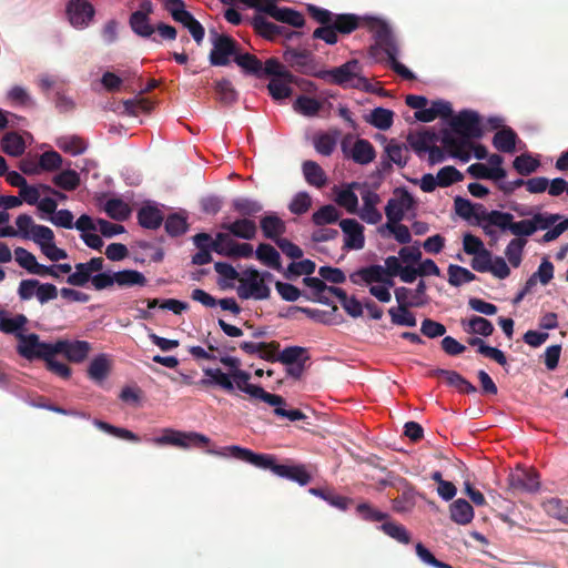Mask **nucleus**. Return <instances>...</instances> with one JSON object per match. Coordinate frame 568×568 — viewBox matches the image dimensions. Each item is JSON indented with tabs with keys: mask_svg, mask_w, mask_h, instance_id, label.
I'll use <instances>...</instances> for the list:
<instances>
[{
	"mask_svg": "<svg viewBox=\"0 0 568 568\" xmlns=\"http://www.w3.org/2000/svg\"><path fill=\"white\" fill-rule=\"evenodd\" d=\"M307 13L321 27L316 28L312 34L313 39L323 40L326 44L333 45L338 41V34H349L359 27H365L373 33L376 41L371 47V53L375 54L377 49H382L388 59L390 69L405 80H414V73L397 60L398 44L389 24L379 18L371 16H357L354 13H333L332 11L307 4Z\"/></svg>",
	"mask_w": 568,
	"mask_h": 568,
	"instance_id": "1",
	"label": "nucleus"
},
{
	"mask_svg": "<svg viewBox=\"0 0 568 568\" xmlns=\"http://www.w3.org/2000/svg\"><path fill=\"white\" fill-rule=\"evenodd\" d=\"M450 128L459 138L445 132L442 143L453 158L466 163L470 160L471 140L480 139L484 135L480 116L474 110H463L452 119Z\"/></svg>",
	"mask_w": 568,
	"mask_h": 568,
	"instance_id": "2",
	"label": "nucleus"
},
{
	"mask_svg": "<svg viewBox=\"0 0 568 568\" xmlns=\"http://www.w3.org/2000/svg\"><path fill=\"white\" fill-rule=\"evenodd\" d=\"M212 49L209 54L210 64L213 67H225L234 61L240 49L239 42L229 34L210 31Z\"/></svg>",
	"mask_w": 568,
	"mask_h": 568,
	"instance_id": "3",
	"label": "nucleus"
},
{
	"mask_svg": "<svg viewBox=\"0 0 568 568\" xmlns=\"http://www.w3.org/2000/svg\"><path fill=\"white\" fill-rule=\"evenodd\" d=\"M224 450H227L229 454L215 449H207L206 453L223 457L231 456L233 458L246 462L257 468L270 469L274 474L275 467H278L276 458L270 454H257L248 448H244L237 445L227 446L224 448Z\"/></svg>",
	"mask_w": 568,
	"mask_h": 568,
	"instance_id": "4",
	"label": "nucleus"
},
{
	"mask_svg": "<svg viewBox=\"0 0 568 568\" xmlns=\"http://www.w3.org/2000/svg\"><path fill=\"white\" fill-rule=\"evenodd\" d=\"M361 70L362 68L357 60H349L341 67L323 70L320 79L341 87L358 88L364 81V78L359 77Z\"/></svg>",
	"mask_w": 568,
	"mask_h": 568,
	"instance_id": "5",
	"label": "nucleus"
},
{
	"mask_svg": "<svg viewBox=\"0 0 568 568\" xmlns=\"http://www.w3.org/2000/svg\"><path fill=\"white\" fill-rule=\"evenodd\" d=\"M231 377L237 389L251 397L261 399L271 406L285 405V399L276 394L264 390L261 386L250 384L251 374L243 369L231 371Z\"/></svg>",
	"mask_w": 568,
	"mask_h": 568,
	"instance_id": "6",
	"label": "nucleus"
},
{
	"mask_svg": "<svg viewBox=\"0 0 568 568\" xmlns=\"http://www.w3.org/2000/svg\"><path fill=\"white\" fill-rule=\"evenodd\" d=\"M17 352L23 358L29 361L32 359H44L48 356L53 355V343L41 342L39 335L31 334H19Z\"/></svg>",
	"mask_w": 568,
	"mask_h": 568,
	"instance_id": "7",
	"label": "nucleus"
},
{
	"mask_svg": "<svg viewBox=\"0 0 568 568\" xmlns=\"http://www.w3.org/2000/svg\"><path fill=\"white\" fill-rule=\"evenodd\" d=\"M158 445H173L181 448L191 446L203 447L210 444V438L196 432H180L174 429H165L163 436L154 439Z\"/></svg>",
	"mask_w": 568,
	"mask_h": 568,
	"instance_id": "8",
	"label": "nucleus"
},
{
	"mask_svg": "<svg viewBox=\"0 0 568 568\" xmlns=\"http://www.w3.org/2000/svg\"><path fill=\"white\" fill-rule=\"evenodd\" d=\"M394 195L385 206L387 222H392V224L399 223L404 219L405 212L412 210L415 205L413 195L404 187L396 189Z\"/></svg>",
	"mask_w": 568,
	"mask_h": 568,
	"instance_id": "9",
	"label": "nucleus"
},
{
	"mask_svg": "<svg viewBox=\"0 0 568 568\" xmlns=\"http://www.w3.org/2000/svg\"><path fill=\"white\" fill-rule=\"evenodd\" d=\"M65 12L71 26L75 29L89 27L95 16V9L88 0H70Z\"/></svg>",
	"mask_w": 568,
	"mask_h": 568,
	"instance_id": "10",
	"label": "nucleus"
},
{
	"mask_svg": "<svg viewBox=\"0 0 568 568\" xmlns=\"http://www.w3.org/2000/svg\"><path fill=\"white\" fill-rule=\"evenodd\" d=\"M91 348L87 341L58 339L53 343V355L63 354L69 362L82 363Z\"/></svg>",
	"mask_w": 568,
	"mask_h": 568,
	"instance_id": "11",
	"label": "nucleus"
},
{
	"mask_svg": "<svg viewBox=\"0 0 568 568\" xmlns=\"http://www.w3.org/2000/svg\"><path fill=\"white\" fill-rule=\"evenodd\" d=\"M284 60L303 74L318 79L320 74H322L323 70L317 68L313 54L307 50L290 49L284 53Z\"/></svg>",
	"mask_w": 568,
	"mask_h": 568,
	"instance_id": "12",
	"label": "nucleus"
},
{
	"mask_svg": "<svg viewBox=\"0 0 568 568\" xmlns=\"http://www.w3.org/2000/svg\"><path fill=\"white\" fill-rule=\"evenodd\" d=\"M503 211L498 210L487 211L483 204L474 203L471 224L481 227L487 236L494 239L496 236V231L493 226H498L500 221L499 215H503Z\"/></svg>",
	"mask_w": 568,
	"mask_h": 568,
	"instance_id": "13",
	"label": "nucleus"
},
{
	"mask_svg": "<svg viewBox=\"0 0 568 568\" xmlns=\"http://www.w3.org/2000/svg\"><path fill=\"white\" fill-rule=\"evenodd\" d=\"M339 226L345 234L344 248L362 250L365 245L364 226L354 219H344Z\"/></svg>",
	"mask_w": 568,
	"mask_h": 568,
	"instance_id": "14",
	"label": "nucleus"
},
{
	"mask_svg": "<svg viewBox=\"0 0 568 568\" xmlns=\"http://www.w3.org/2000/svg\"><path fill=\"white\" fill-rule=\"evenodd\" d=\"M498 229L501 231H509L516 237L526 239L531 236L536 232V225L532 224L531 219L514 221V215L508 212H504L499 215Z\"/></svg>",
	"mask_w": 568,
	"mask_h": 568,
	"instance_id": "15",
	"label": "nucleus"
},
{
	"mask_svg": "<svg viewBox=\"0 0 568 568\" xmlns=\"http://www.w3.org/2000/svg\"><path fill=\"white\" fill-rule=\"evenodd\" d=\"M264 277H272V274L265 272L263 275L254 268L247 267L241 278L240 283H245L255 293V300H267L271 295V288L264 283Z\"/></svg>",
	"mask_w": 568,
	"mask_h": 568,
	"instance_id": "16",
	"label": "nucleus"
},
{
	"mask_svg": "<svg viewBox=\"0 0 568 568\" xmlns=\"http://www.w3.org/2000/svg\"><path fill=\"white\" fill-rule=\"evenodd\" d=\"M221 229L229 232L232 236L245 241H251L256 237L257 225L251 219H236L233 222H223Z\"/></svg>",
	"mask_w": 568,
	"mask_h": 568,
	"instance_id": "17",
	"label": "nucleus"
},
{
	"mask_svg": "<svg viewBox=\"0 0 568 568\" xmlns=\"http://www.w3.org/2000/svg\"><path fill=\"white\" fill-rule=\"evenodd\" d=\"M363 206L357 211L359 217L367 224H377L382 221L383 215L376 209V205L381 202V197L376 192L366 190L362 193Z\"/></svg>",
	"mask_w": 568,
	"mask_h": 568,
	"instance_id": "18",
	"label": "nucleus"
},
{
	"mask_svg": "<svg viewBox=\"0 0 568 568\" xmlns=\"http://www.w3.org/2000/svg\"><path fill=\"white\" fill-rule=\"evenodd\" d=\"M509 487L516 491L534 493L539 489V481L537 474L532 471H517L508 476Z\"/></svg>",
	"mask_w": 568,
	"mask_h": 568,
	"instance_id": "19",
	"label": "nucleus"
},
{
	"mask_svg": "<svg viewBox=\"0 0 568 568\" xmlns=\"http://www.w3.org/2000/svg\"><path fill=\"white\" fill-rule=\"evenodd\" d=\"M266 14L294 28H302L305 24V19L301 12L291 8H280L276 3L267 6Z\"/></svg>",
	"mask_w": 568,
	"mask_h": 568,
	"instance_id": "20",
	"label": "nucleus"
},
{
	"mask_svg": "<svg viewBox=\"0 0 568 568\" xmlns=\"http://www.w3.org/2000/svg\"><path fill=\"white\" fill-rule=\"evenodd\" d=\"M260 227L265 239L272 240L276 243L277 240L282 239L286 232L285 222L278 217L275 213H268L260 220Z\"/></svg>",
	"mask_w": 568,
	"mask_h": 568,
	"instance_id": "21",
	"label": "nucleus"
},
{
	"mask_svg": "<svg viewBox=\"0 0 568 568\" xmlns=\"http://www.w3.org/2000/svg\"><path fill=\"white\" fill-rule=\"evenodd\" d=\"M204 375L207 378H203L199 382L200 385L204 387H210L212 385H216L221 387L226 393L232 394L235 389L234 383L231 377V373L226 374L220 368H206L204 369Z\"/></svg>",
	"mask_w": 568,
	"mask_h": 568,
	"instance_id": "22",
	"label": "nucleus"
},
{
	"mask_svg": "<svg viewBox=\"0 0 568 568\" xmlns=\"http://www.w3.org/2000/svg\"><path fill=\"white\" fill-rule=\"evenodd\" d=\"M251 24L258 36L271 41L275 40L276 38L283 36L286 32V28L268 21L262 14L254 16L252 18Z\"/></svg>",
	"mask_w": 568,
	"mask_h": 568,
	"instance_id": "23",
	"label": "nucleus"
},
{
	"mask_svg": "<svg viewBox=\"0 0 568 568\" xmlns=\"http://www.w3.org/2000/svg\"><path fill=\"white\" fill-rule=\"evenodd\" d=\"M386 271L382 265H369L362 267L349 275L352 283L359 285L366 283L368 285L373 283H379L384 280Z\"/></svg>",
	"mask_w": 568,
	"mask_h": 568,
	"instance_id": "24",
	"label": "nucleus"
},
{
	"mask_svg": "<svg viewBox=\"0 0 568 568\" xmlns=\"http://www.w3.org/2000/svg\"><path fill=\"white\" fill-rule=\"evenodd\" d=\"M138 222L143 229L148 230H156L159 229L163 221L164 216L161 210L151 204L143 205L138 211Z\"/></svg>",
	"mask_w": 568,
	"mask_h": 568,
	"instance_id": "25",
	"label": "nucleus"
},
{
	"mask_svg": "<svg viewBox=\"0 0 568 568\" xmlns=\"http://www.w3.org/2000/svg\"><path fill=\"white\" fill-rule=\"evenodd\" d=\"M275 475L296 481L301 486H305L311 481V475L306 470L304 465H281L275 467Z\"/></svg>",
	"mask_w": 568,
	"mask_h": 568,
	"instance_id": "26",
	"label": "nucleus"
},
{
	"mask_svg": "<svg viewBox=\"0 0 568 568\" xmlns=\"http://www.w3.org/2000/svg\"><path fill=\"white\" fill-rule=\"evenodd\" d=\"M460 325L465 333L488 337L494 333V325L485 317L474 315L469 320H462Z\"/></svg>",
	"mask_w": 568,
	"mask_h": 568,
	"instance_id": "27",
	"label": "nucleus"
},
{
	"mask_svg": "<svg viewBox=\"0 0 568 568\" xmlns=\"http://www.w3.org/2000/svg\"><path fill=\"white\" fill-rule=\"evenodd\" d=\"M28 318L23 314H17L13 317H8L7 312L0 310V332L4 334H13L17 338L19 334H23Z\"/></svg>",
	"mask_w": 568,
	"mask_h": 568,
	"instance_id": "28",
	"label": "nucleus"
},
{
	"mask_svg": "<svg viewBox=\"0 0 568 568\" xmlns=\"http://www.w3.org/2000/svg\"><path fill=\"white\" fill-rule=\"evenodd\" d=\"M234 62L244 70V72L255 75L256 78L263 77V63L254 54L248 52L242 53L239 49Z\"/></svg>",
	"mask_w": 568,
	"mask_h": 568,
	"instance_id": "29",
	"label": "nucleus"
},
{
	"mask_svg": "<svg viewBox=\"0 0 568 568\" xmlns=\"http://www.w3.org/2000/svg\"><path fill=\"white\" fill-rule=\"evenodd\" d=\"M467 344L473 346V347H477V352L479 354H481L485 357H488V358L495 361L500 366H506L507 365V358H506L504 352H501L500 349H498L496 347L487 345L485 343V341L481 339L480 337H468L467 338Z\"/></svg>",
	"mask_w": 568,
	"mask_h": 568,
	"instance_id": "30",
	"label": "nucleus"
},
{
	"mask_svg": "<svg viewBox=\"0 0 568 568\" xmlns=\"http://www.w3.org/2000/svg\"><path fill=\"white\" fill-rule=\"evenodd\" d=\"M450 519L459 525H467L474 518L473 506L466 499L455 500L450 507Z\"/></svg>",
	"mask_w": 568,
	"mask_h": 568,
	"instance_id": "31",
	"label": "nucleus"
},
{
	"mask_svg": "<svg viewBox=\"0 0 568 568\" xmlns=\"http://www.w3.org/2000/svg\"><path fill=\"white\" fill-rule=\"evenodd\" d=\"M2 151L11 156H21L26 151V142L18 132H8L1 139Z\"/></svg>",
	"mask_w": 568,
	"mask_h": 568,
	"instance_id": "32",
	"label": "nucleus"
},
{
	"mask_svg": "<svg viewBox=\"0 0 568 568\" xmlns=\"http://www.w3.org/2000/svg\"><path fill=\"white\" fill-rule=\"evenodd\" d=\"M111 371V362L106 354H100L95 356L89 367L88 376L94 382L104 381Z\"/></svg>",
	"mask_w": 568,
	"mask_h": 568,
	"instance_id": "33",
	"label": "nucleus"
},
{
	"mask_svg": "<svg viewBox=\"0 0 568 568\" xmlns=\"http://www.w3.org/2000/svg\"><path fill=\"white\" fill-rule=\"evenodd\" d=\"M517 134L511 128H503L493 139V145L500 152L513 153L516 149Z\"/></svg>",
	"mask_w": 568,
	"mask_h": 568,
	"instance_id": "34",
	"label": "nucleus"
},
{
	"mask_svg": "<svg viewBox=\"0 0 568 568\" xmlns=\"http://www.w3.org/2000/svg\"><path fill=\"white\" fill-rule=\"evenodd\" d=\"M255 255L264 265L281 271V255L271 244L261 243L255 251Z\"/></svg>",
	"mask_w": 568,
	"mask_h": 568,
	"instance_id": "35",
	"label": "nucleus"
},
{
	"mask_svg": "<svg viewBox=\"0 0 568 568\" xmlns=\"http://www.w3.org/2000/svg\"><path fill=\"white\" fill-rule=\"evenodd\" d=\"M376 152L373 144L364 139H358L352 149V159L358 164H368L375 159Z\"/></svg>",
	"mask_w": 568,
	"mask_h": 568,
	"instance_id": "36",
	"label": "nucleus"
},
{
	"mask_svg": "<svg viewBox=\"0 0 568 568\" xmlns=\"http://www.w3.org/2000/svg\"><path fill=\"white\" fill-rule=\"evenodd\" d=\"M103 210L109 217L120 222L128 220L131 215L130 205L116 197L108 200Z\"/></svg>",
	"mask_w": 568,
	"mask_h": 568,
	"instance_id": "37",
	"label": "nucleus"
},
{
	"mask_svg": "<svg viewBox=\"0 0 568 568\" xmlns=\"http://www.w3.org/2000/svg\"><path fill=\"white\" fill-rule=\"evenodd\" d=\"M214 91L216 100L223 105H232L237 101L239 93L232 82L227 79L216 81L214 84Z\"/></svg>",
	"mask_w": 568,
	"mask_h": 568,
	"instance_id": "38",
	"label": "nucleus"
},
{
	"mask_svg": "<svg viewBox=\"0 0 568 568\" xmlns=\"http://www.w3.org/2000/svg\"><path fill=\"white\" fill-rule=\"evenodd\" d=\"M284 365L302 364L310 361L307 348L302 346H287L277 356Z\"/></svg>",
	"mask_w": 568,
	"mask_h": 568,
	"instance_id": "39",
	"label": "nucleus"
},
{
	"mask_svg": "<svg viewBox=\"0 0 568 568\" xmlns=\"http://www.w3.org/2000/svg\"><path fill=\"white\" fill-rule=\"evenodd\" d=\"M303 174L308 184L318 189L326 184L327 178L324 170L314 161H305L303 163Z\"/></svg>",
	"mask_w": 568,
	"mask_h": 568,
	"instance_id": "40",
	"label": "nucleus"
},
{
	"mask_svg": "<svg viewBox=\"0 0 568 568\" xmlns=\"http://www.w3.org/2000/svg\"><path fill=\"white\" fill-rule=\"evenodd\" d=\"M129 24L131 30L141 38H150L155 32L150 18L140 12L131 13Z\"/></svg>",
	"mask_w": 568,
	"mask_h": 568,
	"instance_id": "41",
	"label": "nucleus"
},
{
	"mask_svg": "<svg viewBox=\"0 0 568 568\" xmlns=\"http://www.w3.org/2000/svg\"><path fill=\"white\" fill-rule=\"evenodd\" d=\"M437 140V135L434 131L424 130L417 134H409L407 142L416 153H423L429 150L430 144Z\"/></svg>",
	"mask_w": 568,
	"mask_h": 568,
	"instance_id": "42",
	"label": "nucleus"
},
{
	"mask_svg": "<svg viewBox=\"0 0 568 568\" xmlns=\"http://www.w3.org/2000/svg\"><path fill=\"white\" fill-rule=\"evenodd\" d=\"M114 281L121 287L144 286L146 277L135 270H123L114 273Z\"/></svg>",
	"mask_w": 568,
	"mask_h": 568,
	"instance_id": "43",
	"label": "nucleus"
},
{
	"mask_svg": "<svg viewBox=\"0 0 568 568\" xmlns=\"http://www.w3.org/2000/svg\"><path fill=\"white\" fill-rule=\"evenodd\" d=\"M544 510L548 516L556 518L562 524L567 525L568 519V500L560 498H550L542 505Z\"/></svg>",
	"mask_w": 568,
	"mask_h": 568,
	"instance_id": "44",
	"label": "nucleus"
},
{
	"mask_svg": "<svg viewBox=\"0 0 568 568\" xmlns=\"http://www.w3.org/2000/svg\"><path fill=\"white\" fill-rule=\"evenodd\" d=\"M232 207L235 212H237L242 217L250 219L251 216H255L263 210V206L260 202L255 200H251L247 197H236L232 201Z\"/></svg>",
	"mask_w": 568,
	"mask_h": 568,
	"instance_id": "45",
	"label": "nucleus"
},
{
	"mask_svg": "<svg viewBox=\"0 0 568 568\" xmlns=\"http://www.w3.org/2000/svg\"><path fill=\"white\" fill-rule=\"evenodd\" d=\"M293 83H297L296 81H287L286 79L282 78H272L271 81L267 84V90L271 97L276 100H283L288 98L293 90L290 87Z\"/></svg>",
	"mask_w": 568,
	"mask_h": 568,
	"instance_id": "46",
	"label": "nucleus"
},
{
	"mask_svg": "<svg viewBox=\"0 0 568 568\" xmlns=\"http://www.w3.org/2000/svg\"><path fill=\"white\" fill-rule=\"evenodd\" d=\"M393 111L378 106L371 112L366 121L376 129L386 131L393 125Z\"/></svg>",
	"mask_w": 568,
	"mask_h": 568,
	"instance_id": "47",
	"label": "nucleus"
},
{
	"mask_svg": "<svg viewBox=\"0 0 568 568\" xmlns=\"http://www.w3.org/2000/svg\"><path fill=\"white\" fill-rule=\"evenodd\" d=\"M57 146L71 155H79L85 152L87 143L77 135L61 136L57 140Z\"/></svg>",
	"mask_w": 568,
	"mask_h": 568,
	"instance_id": "48",
	"label": "nucleus"
},
{
	"mask_svg": "<svg viewBox=\"0 0 568 568\" xmlns=\"http://www.w3.org/2000/svg\"><path fill=\"white\" fill-rule=\"evenodd\" d=\"M385 153L389 161L399 168H404L408 160V149L403 143H397L392 140L385 148Z\"/></svg>",
	"mask_w": 568,
	"mask_h": 568,
	"instance_id": "49",
	"label": "nucleus"
},
{
	"mask_svg": "<svg viewBox=\"0 0 568 568\" xmlns=\"http://www.w3.org/2000/svg\"><path fill=\"white\" fill-rule=\"evenodd\" d=\"M52 182L64 191H73L80 185V175L74 170L68 169L54 175Z\"/></svg>",
	"mask_w": 568,
	"mask_h": 568,
	"instance_id": "50",
	"label": "nucleus"
},
{
	"mask_svg": "<svg viewBox=\"0 0 568 568\" xmlns=\"http://www.w3.org/2000/svg\"><path fill=\"white\" fill-rule=\"evenodd\" d=\"M337 138V132L335 134L321 133L315 135L313 143L316 152L324 156H329L336 148Z\"/></svg>",
	"mask_w": 568,
	"mask_h": 568,
	"instance_id": "51",
	"label": "nucleus"
},
{
	"mask_svg": "<svg viewBox=\"0 0 568 568\" xmlns=\"http://www.w3.org/2000/svg\"><path fill=\"white\" fill-rule=\"evenodd\" d=\"M294 110L305 116H315L322 109V103L314 98L300 95L294 104Z\"/></svg>",
	"mask_w": 568,
	"mask_h": 568,
	"instance_id": "52",
	"label": "nucleus"
},
{
	"mask_svg": "<svg viewBox=\"0 0 568 568\" xmlns=\"http://www.w3.org/2000/svg\"><path fill=\"white\" fill-rule=\"evenodd\" d=\"M339 219L338 210L332 205L326 204L315 211L312 215V222L317 226H323L325 224H333L337 222Z\"/></svg>",
	"mask_w": 568,
	"mask_h": 568,
	"instance_id": "53",
	"label": "nucleus"
},
{
	"mask_svg": "<svg viewBox=\"0 0 568 568\" xmlns=\"http://www.w3.org/2000/svg\"><path fill=\"white\" fill-rule=\"evenodd\" d=\"M448 283L452 286L458 287L464 283H469L476 280V275L466 267L450 264L448 266Z\"/></svg>",
	"mask_w": 568,
	"mask_h": 568,
	"instance_id": "54",
	"label": "nucleus"
},
{
	"mask_svg": "<svg viewBox=\"0 0 568 568\" xmlns=\"http://www.w3.org/2000/svg\"><path fill=\"white\" fill-rule=\"evenodd\" d=\"M388 314L394 325L415 327L417 324L416 316L409 311V307H392L388 310Z\"/></svg>",
	"mask_w": 568,
	"mask_h": 568,
	"instance_id": "55",
	"label": "nucleus"
},
{
	"mask_svg": "<svg viewBox=\"0 0 568 568\" xmlns=\"http://www.w3.org/2000/svg\"><path fill=\"white\" fill-rule=\"evenodd\" d=\"M527 244L526 239L515 237L513 239L505 250V255L508 262L514 266L518 267L523 260V251Z\"/></svg>",
	"mask_w": 568,
	"mask_h": 568,
	"instance_id": "56",
	"label": "nucleus"
},
{
	"mask_svg": "<svg viewBox=\"0 0 568 568\" xmlns=\"http://www.w3.org/2000/svg\"><path fill=\"white\" fill-rule=\"evenodd\" d=\"M356 185L357 183H352L348 189L339 191L336 196V203L351 214L357 213L358 209L357 195L352 190Z\"/></svg>",
	"mask_w": 568,
	"mask_h": 568,
	"instance_id": "57",
	"label": "nucleus"
},
{
	"mask_svg": "<svg viewBox=\"0 0 568 568\" xmlns=\"http://www.w3.org/2000/svg\"><path fill=\"white\" fill-rule=\"evenodd\" d=\"M93 425L97 426L100 430H103L112 436H115L121 439L130 440V442H139V437L133 432L113 426L106 422L94 419Z\"/></svg>",
	"mask_w": 568,
	"mask_h": 568,
	"instance_id": "58",
	"label": "nucleus"
},
{
	"mask_svg": "<svg viewBox=\"0 0 568 568\" xmlns=\"http://www.w3.org/2000/svg\"><path fill=\"white\" fill-rule=\"evenodd\" d=\"M381 529L384 534L389 536L390 538L397 540L400 544L407 545L410 542V535L406 530V528L397 524L395 521H384L381 525Z\"/></svg>",
	"mask_w": 568,
	"mask_h": 568,
	"instance_id": "59",
	"label": "nucleus"
},
{
	"mask_svg": "<svg viewBox=\"0 0 568 568\" xmlns=\"http://www.w3.org/2000/svg\"><path fill=\"white\" fill-rule=\"evenodd\" d=\"M263 75H272L273 78H284L287 81H296V77L284 68L275 58H270L263 67Z\"/></svg>",
	"mask_w": 568,
	"mask_h": 568,
	"instance_id": "60",
	"label": "nucleus"
},
{
	"mask_svg": "<svg viewBox=\"0 0 568 568\" xmlns=\"http://www.w3.org/2000/svg\"><path fill=\"white\" fill-rule=\"evenodd\" d=\"M539 165H540L539 160L532 158L528 153L518 155L513 162L514 169L520 175H529V174L534 173L535 171H537Z\"/></svg>",
	"mask_w": 568,
	"mask_h": 568,
	"instance_id": "61",
	"label": "nucleus"
},
{
	"mask_svg": "<svg viewBox=\"0 0 568 568\" xmlns=\"http://www.w3.org/2000/svg\"><path fill=\"white\" fill-rule=\"evenodd\" d=\"M163 222L170 236H180L187 231L186 219L178 213L170 214Z\"/></svg>",
	"mask_w": 568,
	"mask_h": 568,
	"instance_id": "62",
	"label": "nucleus"
},
{
	"mask_svg": "<svg viewBox=\"0 0 568 568\" xmlns=\"http://www.w3.org/2000/svg\"><path fill=\"white\" fill-rule=\"evenodd\" d=\"M63 164V159L57 151H45L38 160V166L41 171L53 172L59 170Z\"/></svg>",
	"mask_w": 568,
	"mask_h": 568,
	"instance_id": "63",
	"label": "nucleus"
},
{
	"mask_svg": "<svg viewBox=\"0 0 568 568\" xmlns=\"http://www.w3.org/2000/svg\"><path fill=\"white\" fill-rule=\"evenodd\" d=\"M464 180V175L455 166L447 165L442 168L437 173L438 186L447 187L456 182Z\"/></svg>",
	"mask_w": 568,
	"mask_h": 568,
	"instance_id": "64",
	"label": "nucleus"
}]
</instances>
